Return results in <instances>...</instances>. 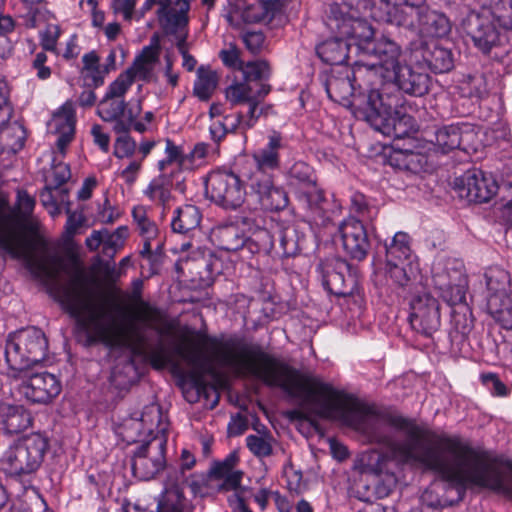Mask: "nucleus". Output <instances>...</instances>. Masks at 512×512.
Masks as SVG:
<instances>
[{
    "instance_id": "1",
    "label": "nucleus",
    "mask_w": 512,
    "mask_h": 512,
    "mask_svg": "<svg viewBox=\"0 0 512 512\" xmlns=\"http://www.w3.org/2000/svg\"><path fill=\"white\" fill-rule=\"evenodd\" d=\"M56 295L57 301L76 319L90 341L127 347L135 355L148 360L155 369H162L170 362L169 352L163 344L151 346L144 327L140 325L158 330L162 314L139 295L131 305L130 317L124 320H118L109 311L96 283L88 277H75Z\"/></svg>"
},
{
    "instance_id": "2",
    "label": "nucleus",
    "mask_w": 512,
    "mask_h": 512,
    "mask_svg": "<svg viewBox=\"0 0 512 512\" xmlns=\"http://www.w3.org/2000/svg\"><path fill=\"white\" fill-rule=\"evenodd\" d=\"M34 205V199L24 191L18 192L15 210H9L6 202L0 198V246L14 258L24 260L31 272L48 286L51 295L57 300L58 290L67 288L75 277L86 276L76 272L66 283L59 282L65 265L58 255L51 254L34 236L28 220Z\"/></svg>"
},
{
    "instance_id": "3",
    "label": "nucleus",
    "mask_w": 512,
    "mask_h": 512,
    "mask_svg": "<svg viewBox=\"0 0 512 512\" xmlns=\"http://www.w3.org/2000/svg\"><path fill=\"white\" fill-rule=\"evenodd\" d=\"M398 95L371 89L363 99L354 98L355 113L383 135L401 139L416 131L415 120L399 105Z\"/></svg>"
},
{
    "instance_id": "4",
    "label": "nucleus",
    "mask_w": 512,
    "mask_h": 512,
    "mask_svg": "<svg viewBox=\"0 0 512 512\" xmlns=\"http://www.w3.org/2000/svg\"><path fill=\"white\" fill-rule=\"evenodd\" d=\"M365 53L378 59L372 72L384 85H394L407 94L422 96L428 90V75L416 73L405 64L400 46L386 36L374 41L372 48Z\"/></svg>"
},
{
    "instance_id": "5",
    "label": "nucleus",
    "mask_w": 512,
    "mask_h": 512,
    "mask_svg": "<svg viewBox=\"0 0 512 512\" xmlns=\"http://www.w3.org/2000/svg\"><path fill=\"white\" fill-rule=\"evenodd\" d=\"M270 92V87L263 82L234 80L225 88V99L232 106L248 104L246 116L237 114L235 117H225L224 122L214 120L210 126L214 138H221L227 132H233L238 127L243 131L252 128L259 117L264 113L265 107L260 106V101Z\"/></svg>"
},
{
    "instance_id": "6",
    "label": "nucleus",
    "mask_w": 512,
    "mask_h": 512,
    "mask_svg": "<svg viewBox=\"0 0 512 512\" xmlns=\"http://www.w3.org/2000/svg\"><path fill=\"white\" fill-rule=\"evenodd\" d=\"M48 446L47 438L40 433L18 438L3 452L0 465L10 476H30L41 467Z\"/></svg>"
},
{
    "instance_id": "7",
    "label": "nucleus",
    "mask_w": 512,
    "mask_h": 512,
    "mask_svg": "<svg viewBox=\"0 0 512 512\" xmlns=\"http://www.w3.org/2000/svg\"><path fill=\"white\" fill-rule=\"evenodd\" d=\"M47 348L46 337L38 328L30 327L10 334L5 347L8 374L27 370L43 361Z\"/></svg>"
},
{
    "instance_id": "8",
    "label": "nucleus",
    "mask_w": 512,
    "mask_h": 512,
    "mask_svg": "<svg viewBox=\"0 0 512 512\" xmlns=\"http://www.w3.org/2000/svg\"><path fill=\"white\" fill-rule=\"evenodd\" d=\"M322 283L330 293L343 297L350 310L364 306V294L350 264L340 258L326 260L320 264Z\"/></svg>"
},
{
    "instance_id": "9",
    "label": "nucleus",
    "mask_w": 512,
    "mask_h": 512,
    "mask_svg": "<svg viewBox=\"0 0 512 512\" xmlns=\"http://www.w3.org/2000/svg\"><path fill=\"white\" fill-rule=\"evenodd\" d=\"M327 26L333 33H339L348 44L355 45L359 50L366 52L374 43V30L364 19L356 18L352 13L346 12V7L332 5Z\"/></svg>"
},
{
    "instance_id": "10",
    "label": "nucleus",
    "mask_w": 512,
    "mask_h": 512,
    "mask_svg": "<svg viewBox=\"0 0 512 512\" xmlns=\"http://www.w3.org/2000/svg\"><path fill=\"white\" fill-rule=\"evenodd\" d=\"M18 383L17 392L29 403L49 404L62 390L60 380L49 372L30 373L27 370L9 373Z\"/></svg>"
},
{
    "instance_id": "11",
    "label": "nucleus",
    "mask_w": 512,
    "mask_h": 512,
    "mask_svg": "<svg viewBox=\"0 0 512 512\" xmlns=\"http://www.w3.org/2000/svg\"><path fill=\"white\" fill-rule=\"evenodd\" d=\"M206 193L215 204L235 210L245 202L247 192L243 181L233 172L217 170L209 174Z\"/></svg>"
},
{
    "instance_id": "12",
    "label": "nucleus",
    "mask_w": 512,
    "mask_h": 512,
    "mask_svg": "<svg viewBox=\"0 0 512 512\" xmlns=\"http://www.w3.org/2000/svg\"><path fill=\"white\" fill-rule=\"evenodd\" d=\"M433 281L448 304L456 305L465 300L466 279L461 261L447 259L435 263L433 266Z\"/></svg>"
},
{
    "instance_id": "13",
    "label": "nucleus",
    "mask_w": 512,
    "mask_h": 512,
    "mask_svg": "<svg viewBox=\"0 0 512 512\" xmlns=\"http://www.w3.org/2000/svg\"><path fill=\"white\" fill-rule=\"evenodd\" d=\"M409 320L414 330L432 335L441 323L439 301L428 292L414 295L410 301Z\"/></svg>"
},
{
    "instance_id": "14",
    "label": "nucleus",
    "mask_w": 512,
    "mask_h": 512,
    "mask_svg": "<svg viewBox=\"0 0 512 512\" xmlns=\"http://www.w3.org/2000/svg\"><path fill=\"white\" fill-rule=\"evenodd\" d=\"M498 188L493 175L481 170L467 171L455 181L459 197L470 202H487L497 193Z\"/></svg>"
},
{
    "instance_id": "15",
    "label": "nucleus",
    "mask_w": 512,
    "mask_h": 512,
    "mask_svg": "<svg viewBox=\"0 0 512 512\" xmlns=\"http://www.w3.org/2000/svg\"><path fill=\"white\" fill-rule=\"evenodd\" d=\"M165 439L164 437H152L141 445L135 452L132 468L136 475L143 480L154 477L165 463Z\"/></svg>"
},
{
    "instance_id": "16",
    "label": "nucleus",
    "mask_w": 512,
    "mask_h": 512,
    "mask_svg": "<svg viewBox=\"0 0 512 512\" xmlns=\"http://www.w3.org/2000/svg\"><path fill=\"white\" fill-rule=\"evenodd\" d=\"M247 181L251 195L256 196L265 209L280 210L287 206V194L282 188L274 185L270 174L262 169H255Z\"/></svg>"
},
{
    "instance_id": "17",
    "label": "nucleus",
    "mask_w": 512,
    "mask_h": 512,
    "mask_svg": "<svg viewBox=\"0 0 512 512\" xmlns=\"http://www.w3.org/2000/svg\"><path fill=\"white\" fill-rule=\"evenodd\" d=\"M338 232L347 255L358 261L366 258L370 249V241L362 221L349 217L341 222Z\"/></svg>"
},
{
    "instance_id": "18",
    "label": "nucleus",
    "mask_w": 512,
    "mask_h": 512,
    "mask_svg": "<svg viewBox=\"0 0 512 512\" xmlns=\"http://www.w3.org/2000/svg\"><path fill=\"white\" fill-rule=\"evenodd\" d=\"M277 7L276 0L250 6H247L244 0H235V3L230 5L225 18L234 27H240L243 23L269 22L275 17Z\"/></svg>"
},
{
    "instance_id": "19",
    "label": "nucleus",
    "mask_w": 512,
    "mask_h": 512,
    "mask_svg": "<svg viewBox=\"0 0 512 512\" xmlns=\"http://www.w3.org/2000/svg\"><path fill=\"white\" fill-rule=\"evenodd\" d=\"M500 19L491 11L484 10L469 19V35L475 46L488 53L499 41Z\"/></svg>"
},
{
    "instance_id": "20",
    "label": "nucleus",
    "mask_w": 512,
    "mask_h": 512,
    "mask_svg": "<svg viewBox=\"0 0 512 512\" xmlns=\"http://www.w3.org/2000/svg\"><path fill=\"white\" fill-rule=\"evenodd\" d=\"M76 108L72 101L63 103L53 114L50 129L57 135L56 146L61 156H64L67 146L75 135Z\"/></svg>"
},
{
    "instance_id": "21",
    "label": "nucleus",
    "mask_w": 512,
    "mask_h": 512,
    "mask_svg": "<svg viewBox=\"0 0 512 512\" xmlns=\"http://www.w3.org/2000/svg\"><path fill=\"white\" fill-rule=\"evenodd\" d=\"M408 21L413 24H401L400 26H408L418 31L422 37H442L449 31V21L443 15L436 11L425 8L418 9L413 15L406 16Z\"/></svg>"
},
{
    "instance_id": "22",
    "label": "nucleus",
    "mask_w": 512,
    "mask_h": 512,
    "mask_svg": "<svg viewBox=\"0 0 512 512\" xmlns=\"http://www.w3.org/2000/svg\"><path fill=\"white\" fill-rule=\"evenodd\" d=\"M160 418L159 408L150 405L145 408L141 418L131 417L125 420L120 434L127 443H134L142 440V436H152L154 427Z\"/></svg>"
},
{
    "instance_id": "23",
    "label": "nucleus",
    "mask_w": 512,
    "mask_h": 512,
    "mask_svg": "<svg viewBox=\"0 0 512 512\" xmlns=\"http://www.w3.org/2000/svg\"><path fill=\"white\" fill-rule=\"evenodd\" d=\"M156 8V16L159 22L168 26H178L186 22V14L189 11V0H145L142 5V12Z\"/></svg>"
},
{
    "instance_id": "24",
    "label": "nucleus",
    "mask_w": 512,
    "mask_h": 512,
    "mask_svg": "<svg viewBox=\"0 0 512 512\" xmlns=\"http://www.w3.org/2000/svg\"><path fill=\"white\" fill-rule=\"evenodd\" d=\"M206 339L197 336L191 339H183L175 348L176 354L194 371L196 375L203 373L213 374L204 355Z\"/></svg>"
},
{
    "instance_id": "25",
    "label": "nucleus",
    "mask_w": 512,
    "mask_h": 512,
    "mask_svg": "<svg viewBox=\"0 0 512 512\" xmlns=\"http://www.w3.org/2000/svg\"><path fill=\"white\" fill-rule=\"evenodd\" d=\"M159 56V44L155 41V44L152 43L142 49L127 71L130 72L134 80L138 79L144 82H152L156 80Z\"/></svg>"
},
{
    "instance_id": "26",
    "label": "nucleus",
    "mask_w": 512,
    "mask_h": 512,
    "mask_svg": "<svg viewBox=\"0 0 512 512\" xmlns=\"http://www.w3.org/2000/svg\"><path fill=\"white\" fill-rule=\"evenodd\" d=\"M128 234L126 226H120L113 232L107 229L94 230L86 238L85 243L90 251H96L102 246L103 252L106 255L113 256L118 250L123 248Z\"/></svg>"
},
{
    "instance_id": "27",
    "label": "nucleus",
    "mask_w": 512,
    "mask_h": 512,
    "mask_svg": "<svg viewBox=\"0 0 512 512\" xmlns=\"http://www.w3.org/2000/svg\"><path fill=\"white\" fill-rule=\"evenodd\" d=\"M31 425V413L22 404L0 403V427L5 433H20Z\"/></svg>"
},
{
    "instance_id": "28",
    "label": "nucleus",
    "mask_w": 512,
    "mask_h": 512,
    "mask_svg": "<svg viewBox=\"0 0 512 512\" xmlns=\"http://www.w3.org/2000/svg\"><path fill=\"white\" fill-rule=\"evenodd\" d=\"M424 0H380V9L385 10V14L372 12L371 16L378 20H384L391 24H413L408 21L407 15H413L416 12V6Z\"/></svg>"
},
{
    "instance_id": "29",
    "label": "nucleus",
    "mask_w": 512,
    "mask_h": 512,
    "mask_svg": "<svg viewBox=\"0 0 512 512\" xmlns=\"http://www.w3.org/2000/svg\"><path fill=\"white\" fill-rule=\"evenodd\" d=\"M424 0H380V9L385 10V14L372 12L371 16L378 20H384L391 24H413L408 21L407 15H413L416 12V6Z\"/></svg>"
},
{
    "instance_id": "30",
    "label": "nucleus",
    "mask_w": 512,
    "mask_h": 512,
    "mask_svg": "<svg viewBox=\"0 0 512 512\" xmlns=\"http://www.w3.org/2000/svg\"><path fill=\"white\" fill-rule=\"evenodd\" d=\"M132 215L140 235L143 238V248L140 253L143 256H149L153 249H160L162 246V241L157 239L158 228L156 224L148 218L146 209L143 206L135 207L132 211Z\"/></svg>"
},
{
    "instance_id": "31",
    "label": "nucleus",
    "mask_w": 512,
    "mask_h": 512,
    "mask_svg": "<svg viewBox=\"0 0 512 512\" xmlns=\"http://www.w3.org/2000/svg\"><path fill=\"white\" fill-rule=\"evenodd\" d=\"M335 34L334 38L320 43L316 51L323 62L331 65H340L345 63L348 58L350 44L339 33Z\"/></svg>"
},
{
    "instance_id": "32",
    "label": "nucleus",
    "mask_w": 512,
    "mask_h": 512,
    "mask_svg": "<svg viewBox=\"0 0 512 512\" xmlns=\"http://www.w3.org/2000/svg\"><path fill=\"white\" fill-rule=\"evenodd\" d=\"M237 463V454L231 453L225 458L224 461L213 466L212 475L216 479L222 481V489L236 490L240 486L243 472L235 469Z\"/></svg>"
},
{
    "instance_id": "33",
    "label": "nucleus",
    "mask_w": 512,
    "mask_h": 512,
    "mask_svg": "<svg viewBox=\"0 0 512 512\" xmlns=\"http://www.w3.org/2000/svg\"><path fill=\"white\" fill-rule=\"evenodd\" d=\"M282 147V137L279 133L273 132L268 137V142L265 147L259 149L253 154L256 162V169H276L279 167V149Z\"/></svg>"
},
{
    "instance_id": "34",
    "label": "nucleus",
    "mask_w": 512,
    "mask_h": 512,
    "mask_svg": "<svg viewBox=\"0 0 512 512\" xmlns=\"http://www.w3.org/2000/svg\"><path fill=\"white\" fill-rule=\"evenodd\" d=\"M489 313L503 328L512 330V295L490 296L487 300Z\"/></svg>"
},
{
    "instance_id": "35",
    "label": "nucleus",
    "mask_w": 512,
    "mask_h": 512,
    "mask_svg": "<svg viewBox=\"0 0 512 512\" xmlns=\"http://www.w3.org/2000/svg\"><path fill=\"white\" fill-rule=\"evenodd\" d=\"M201 221L199 209L194 205L179 207L172 218L171 226L173 231L187 233L197 228Z\"/></svg>"
},
{
    "instance_id": "36",
    "label": "nucleus",
    "mask_w": 512,
    "mask_h": 512,
    "mask_svg": "<svg viewBox=\"0 0 512 512\" xmlns=\"http://www.w3.org/2000/svg\"><path fill=\"white\" fill-rule=\"evenodd\" d=\"M187 481H181L177 484H169L163 495V499L158 504V512H183L186 507V499L183 496L184 484Z\"/></svg>"
},
{
    "instance_id": "37",
    "label": "nucleus",
    "mask_w": 512,
    "mask_h": 512,
    "mask_svg": "<svg viewBox=\"0 0 512 512\" xmlns=\"http://www.w3.org/2000/svg\"><path fill=\"white\" fill-rule=\"evenodd\" d=\"M386 259L407 262L412 273V254L409 246V236L404 232H397L392 242L386 246Z\"/></svg>"
},
{
    "instance_id": "38",
    "label": "nucleus",
    "mask_w": 512,
    "mask_h": 512,
    "mask_svg": "<svg viewBox=\"0 0 512 512\" xmlns=\"http://www.w3.org/2000/svg\"><path fill=\"white\" fill-rule=\"evenodd\" d=\"M463 139V129L458 125L443 126L435 135L436 145L443 153L459 148Z\"/></svg>"
},
{
    "instance_id": "39",
    "label": "nucleus",
    "mask_w": 512,
    "mask_h": 512,
    "mask_svg": "<svg viewBox=\"0 0 512 512\" xmlns=\"http://www.w3.org/2000/svg\"><path fill=\"white\" fill-rule=\"evenodd\" d=\"M487 299L493 295L508 296L510 277L506 270L500 267H490L486 273Z\"/></svg>"
},
{
    "instance_id": "40",
    "label": "nucleus",
    "mask_w": 512,
    "mask_h": 512,
    "mask_svg": "<svg viewBox=\"0 0 512 512\" xmlns=\"http://www.w3.org/2000/svg\"><path fill=\"white\" fill-rule=\"evenodd\" d=\"M218 85L217 73L210 68L200 67L194 82V94L201 100H208Z\"/></svg>"
},
{
    "instance_id": "41",
    "label": "nucleus",
    "mask_w": 512,
    "mask_h": 512,
    "mask_svg": "<svg viewBox=\"0 0 512 512\" xmlns=\"http://www.w3.org/2000/svg\"><path fill=\"white\" fill-rule=\"evenodd\" d=\"M298 198L311 212L320 213L322 211L324 195L322 190L316 185V182L304 189H300Z\"/></svg>"
},
{
    "instance_id": "42",
    "label": "nucleus",
    "mask_w": 512,
    "mask_h": 512,
    "mask_svg": "<svg viewBox=\"0 0 512 512\" xmlns=\"http://www.w3.org/2000/svg\"><path fill=\"white\" fill-rule=\"evenodd\" d=\"M246 445L255 456L259 458L267 457L272 453L273 437L267 433L248 435Z\"/></svg>"
},
{
    "instance_id": "43",
    "label": "nucleus",
    "mask_w": 512,
    "mask_h": 512,
    "mask_svg": "<svg viewBox=\"0 0 512 512\" xmlns=\"http://www.w3.org/2000/svg\"><path fill=\"white\" fill-rule=\"evenodd\" d=\"M142 111L141 101H130L128 104L124 102L123 112L119 116V121L115 125L116 132H127L131 129L132 124L136 121Z\"/></svg>"
},
{
    "instance_id": "44",
    "label": "nucleus",
    "mask_w": 512,
    "mask_h": 512,
    "mask_svg": "<svg viewBox=\"0 0 512 512\" xmlns=\"http://www.w3.org/2000/svg\"><path fill=\"white\" fill-rule=\"evenodd\" d=\"M123 107V99L109 97L108 94H105L98 105L97 113L102 120L110 122L119 118L121 112H123Z\"/></svg>"
},
{
    "instance_id": "45",
    "label": "nucleus",
    "mask_w": 512,
    "mask_h": 512,
    "mask_svg": "<svg viewBox=\"0 0 512 512\" xmlns=\"http://www.w3.org/2000/svg\"><path fill=\"white\" fill-rule=\"evenodd\" d=\"M165 154L166 159L158 162V168L163 176L167 175L169 166L176 165V167L179 168L184 165V157L180 148L171 140L166 141Z\"/></svg>"
},
{
    "instance_id": "46",
    "label": "nucleus",
    "mask_w": 512,
    "mask_h": 512,
    "mask_svg": "<svg viewBox=\"0 0 512 512\" xmlns=\"http://www.w3.org/2000/svg\"><path fill=\"white\" fill-rule=\"evenodd\" d=\"M243 78L247 81L263 82L270 75V68L265 61H254L243 65L242 69Z\"/></svg>"
},
{
    "instance_id": "47",
    "label": "nucleus",
    "mask_w": 512,
    "mask_h": 512,
    "mask_svg": "<svg viewBox=\"0 0 512 512\" xmlns=\"http://www.w3.org/2000/svg\"><path fill=\"white\" fill-rule=\"evenodd\" d=\"M222 248L227 251H236L245 243V237L235 226H227L219 230Z\"/></svg>"
},
{
    "instance_id": "48",
    "label": "nucleus",
    "mask_w": 512,
    "mask_h": 512,
    "mask_svg": "<svg viewBox=\"0 0 512 512\" xmlns=\"http://www.w3.org/2000/svg\"><path fill=\"white\" fill-rule=\"evenodd\" d=\"M145 194L154 202L165 204L170 198L169 183L164 176L154 179L149 184Z\"/></svg>"
},
{
    "instance_id": "49",
    "label": "nucleus",
    "mask_w": 512,
    "mask_h": 512,
    "mask_svg": "<svg viewBox=\"0 0 512 512\" xmlns=\"http://www.w3.org/2000/svg\"><path fill=\"white\" fill-rule=\"evenodd\" d=\"M291 183L301 185V189L308 187L315 181L312 168L304 162H296L289 171Z\"/></svg>"
},
{
    "instance_id": "50",
    "label": "nucleus",
    "mask_w": 512,
    "mask_h": 512,
    "mask_svg": "<svg viewBox=\"0 0 512 512\" xmlns=\"http://www.w3.org/2000/svg\"><path fill=\"white\" fill-rule=\"evenodd\" d=\"M134 79L127 70L122 72L107 88L106 94L109 97L123 99L126 92L133 84Z\"/></svg>"
},
{
    "instance_id": "51",
    "label": "nucleus",
    "mask_w": 512,
    "mask_h": 512,
    "mask_svg": "<svg viewBox=\"0 0 512 512\" xmlns=\"http://www.w3.org/2000/svg\"><path fill=\"white\" fill-rule=\"evenodd\" d=\"M430 65L438 73L449 71L453 67L451 53L443 48H435L432 52Z\"/></svg>"
},
{
    "instance_id": "52",
    "label": "nucleus",
    "mask_w": 512,
    "mask_h": 512,
    "mask_svg": "<svg viewBox=\"0 0 512 512\" xmlns=\"http://www.w3.org/2000/svg\"><path fill=\"white\" fill-rule=\"evenodd\" d=\"M71 177L70 168L67 164L54 163L47 176L48 185L57 188L67 182Z\"/></svg>"
},
{
    "instance_id": "53",
    "label": "nucleus",
    "mask_w": 512,
    "mask_h": 512,
    "mask_svg": "<svg viewBox=\"0 0 512 512\" xmlns=\"http://www.w3.org/2000/svg\"><path fill=\"white\" fill-rule=\"evenodd\" d=\"M219 57L225 66L234 70L241 71L244 65L240 58V50L234 44L222 49Z\"/></svg>"
},
{
    "instance_id": "54",
    "label": "nucleus",
    "mask_w": 512,
    "mask_h": 512,
    "mask_svg": "<svg viewBox=\"0 0 512 512\" xmlns=\"http://www.w3.org/2000/svg\"><path fill=\"white\" fill-rule=\"evenodd\" d=\"M136 151V142L128 135L120 136L114 144V155L118 159L130 158Z\"/></svg>"
},
{
    "instance_id": "55",
    "label": "nucleus",
    "mask_w": 512,
    "mask_h": 512,
    "mask_svg": "<svg viewBox=\"0 0 512 512\" xmlns=\"http://www.w3.org/2000/svg\"><path fill=\"white\" fill-rule=\"evenodd\" d=\"M481 381L493 396L504 397L508 395V388L494 373H484Z\"/></svg>"
},
{
    "instance_id": "56",
    "label": "nucleus",
    "mask_w": 512,
    "mask_h": 512,
    "mask_svg": "<svg viewBox=\"0 0 512 512\" xmlns=\"http://www.w3.org/2000/svg\"><path fill=\"white\" fill-rule=\"evenodd\" d=\"M461 90L469 97L480 98L485 91L484 80L480 76L469 77L462 83Z\"/></svg>"
},
{
    "instance_id": "57",
    "label": "nucleus",
    "mask_w": 512,
    "mask_h": 512,
    "mask_svg": "<svg viewBox=\"0 0 512 512\" xmlns=\"http://www.w3.org/2000/svg\"><path fill=\"white\" fill-rule=\"evenodd\" d=\"M60 36V30L57 25L50 24L40 33L41 45L45 50L54 51L57 40Z\"/></svg>"
},
{
    "instance_id": "58",
    "label": "nucleus",
    "mask_w": 512,
    "mask_h": 512,
    "mask_svg": "<svg viewBox=\"0 0 512 512\" xmlns=\"http://www.w3.org/2000/svg\"><path fill=\"white\" fill-rule=\"evenodd\" d=\"M387 271L391 278L400 285H404L408 281V271L405 267V262H399L397 260L389 261L386 259Z\"/></svg>"
},
{
    "instance_id": "59",
    "label": "nucleus",
    "mask_w": 512,
    "mask_h": 512,
    "mask_svg": "<svg viewBox=\"0 0 512 512\" xmlns=\"http://www.w3.org/2000/svg\"><path fill=\"white\" fill-rule=\"evenodd\" d=\"M264 40V34L258 31L246 32L243 35V42L245 43L246 48L253 54L261 51L264 46Z\"/></svg>"
},
{
    "instance_id": "60",
    "label": "nucleus",
    "mask_w": 512,
    "mask_h": 512,
    "mask_svg": "<svg viewBox=\"0 0 512 512\" xmlns=\"http://www.w3.org/2000/svg\"><path fill=\"white\" fill-rule=\"evenodd\" d=\"M47 61V56L44 52H39L36 54L32 67L36 70V76L40 80H46L51 76V69L45 65Z\"/></svg>"
},
{
    "instance_id": "61",
    "label": "nucleus",
    "mask_w": 512,
    "mask_h": 512,
    "mask_svg": "<svg viewBox=\"0 0 512 512\" xmlns=\"http://www.w3.org/2000/svg\"><path fill=\"white\" fill-rule=\"evenodd\" d=\"M142 162L143 160L140 158L130 160L128 165L120 172V176L125 182L133 183L135 181L141 170Z\"/></svg>"
},
{
    "instance_id": "62",
    "label": "nucleus",
    "mask_w": 512,
    "mask_h": 512,
    "mask_svg": "<svg viewBox=\"0 0 512 512\" xmlns=\"http://www.w3.org/2000/svg\"><path fill=\"white\" fill-rule=\"evenodd\" d=\"M91 135L93 137L94 143L104 152H108L110 146V136L100 125L95 124L92 126Z\"/></svg>"
},
{
    "instance_id": "63",
    "label": "nucleus",
    "mask_w": 512,
    "mask_h": 512,
    "mask_svg": "<svg viewBox=\"0 0 512 512\" xmlns=\"http://www.w3.org/2000/svg\"><path fill=\"white\" fill-rule=\"evenodd\" d=\"M106 71L101 68L100 64L92 69L82 72V76L89 86H100L103 83Z\"/></svg>"
},
{
    "instance_id": "64",
    "label": "nucleus",
    "mask_w": 512,
    "mask_h": 512,
    "mask_svg": "<svg viewBox=\"0 0 512 512\" xmlns=\"http://www.w3.org/2000/svg\"><path fill=\"white\" fill-rule=\"evenodd\" d=\"M85 218L82 213L69 212L65 229L68 235H74L78 229L84 224Z\"/></svg>"
}]
</instances>
